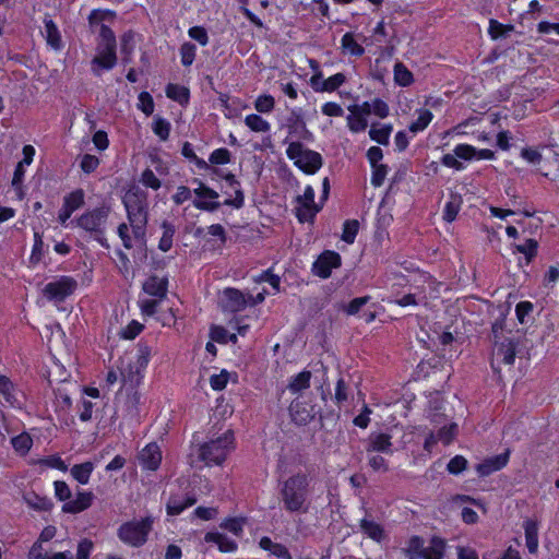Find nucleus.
I'll list each match as a JSON object with an SVG mask.
<instances>
[{
    "label": "nucleus",
    "instance_id": "1",
    "mask_svg": "<svg viewBox=\"0 0 559 559\" xmlns=\"http://www.w3.org/2000/svg\"><path fill=\"white\" fill-rule=\"evenodd\" d=\"M281 501L286 511L290 513H307L309 510V478L298 473L282 483L280 489Z\"/></svg>",
    "mask_w": 559,
    "mask_h": 559
},
{
    "label": "nucleus",
    "instance_id": "2",
    "mask_svg": "<svg viewBox=\"0 0 559 559\" xmlns=\"http://www.w3.org/2000/svg\"><path fill=\"white\" fill-rule=\"evenodd\" d=\"M128 221L135 240L146 243V225L148 222L147 195L141 191H128L123 198Z\"/></svg>",
    "mask_w": 559,
    "mask_h": 559
},
{
    "label": "nucleus",
    "instance_id": "3",
    "mask_svg": "<svg viewBox=\"0 0 559 559\" xmlns=\"http://www.w3.org/2000/svg\"><path fill=\"white\" fill-rule=\"evenodd\" d=\"M234 432L227 429L222 436L212 437L199 447V459L205 465H221L234 449Z\"/></svg>",
    "mask_w": 559,
    "mask_h": 559
},
{
    "label": "nucleus",
    "instance_id": "4",
    "mask_svg": "<svg viewBox=\"0 0 559 559\" xmlns=\"http://www.w3.org/2000/svg\"><path fill=\"white\" fill-rule=\"evenodd\" d=\"M109 213L110 207L104 205L83 213L75 221L80 228L93 234L95 239L105 248L109 247L104 237Z\"/></svg>",
    "mask_w": 559,
    "mask_h": 559
},
{
    "label": "nucleus",
    "instance_id": "5",
    "mask_svg": "<svg viewBox=\"0 0 559 559\" xmlns=\"http://www.w3.org/2000/svg\"><path fill=\"white\" fill-rule=\"evenodd\" d=\"M151 347L146 343L140 342L138 344V354L135 361L132 359H128V362L124 364V358L120 360V374L122 381L124 383H129L132 386H136L140 384L142 379V371L146 368L150 357H151Z\"/></svg>",
    "mask_w": 559,
    "mask_h": 559
},
{
    "label": "nucleus",
    "instance_id": "6",
    "mask_svg": "<svg viewBox=\"0 0 559 559\" xmlns=\"http://www.w3.org/2000/svg\"><path fill=\"white\" fill-rule=\"evenodd\" d=\"M286 154L294 160L295 166L308 175L316 174L323 164L320 153L305 147L300 142L289 143Z\"/></svg>",
    "mask_w": 559,
    "mask_h": 559
},
{
    "label": "nucleus",
    "instance_id": "7",
    "mask_svg": "<svg viewBox=\"0 0 559 559\" xmlns=\"http://www.w3.org/2000/svg\"><path fill=\"white\" fill-rule=\"evenodd\" d=\"M444 550L445 543L440 537H432L426 547L421 537L413 536L403 551L408 559H442Z\"/></svg>",
    "mask_w": 559,
    "mask_h": 559
},
{
    "label": "nucleus",
    "instance_id": "8",
    "mask_svg": "<svg viewBox=\"0 0 559 559\" xmlns=\"http://www.w3.org/2000/svg\"><path fill=\"white\" fill-rule=\"evenodd\" d=\"M152 530V520L150 518L141 521H132L122 524L118 528V537L132 547H140L147 540V535Z\"/></svg>",
    "mask_w": 559,
    "mask_h": 559
},
{
    "label": "nucleus",
    "instance_id": "9",
    "mask_svg": "<svg viewBox=\"0 0 559 559\" xmlns=\"http://www.w3.org/2000/svg\"><path fill=\"white\" fill-rule=\"evenodd\" d=\"M78 287V282L71 276H61L55 282L46 284L43 289L44 296L51 300L61 302L72 295Z\"/></svg>",
    "mask_w": 559,
    "mask_h": 559
},
{
    "label": "nucleus",
    "instance_id": "10",
    "mask_svg": "<svg viewBox=\"0 0 559 559\" xmlns=\"http://www.w3.org/2000/svg\"><path fill=\"white\" fill-rule=\"evenodd\" d=\"M341 266V255L331 250L323 251L312 264V273L321 278L331 276L332 269Z\"/></svg>",
    "mask_w": 559,
    "mask_h": 559
},
{
    "label": "nucleus",
    "instance_id": "11",
    "mask_svg": "<svg viewBox=\"0 0 559 559\" xmlns=\"http://www.w3.org/2000/svg\"><path fill=\"white\" fill-rule=\"evenodd\" d=\"M139 462L143 468L156 471L162 462V452L159 447L154 442L148 443L140 452Z\"/></svg>",
    "mask_w": 559,
    "mask_h": 559
},
{
    "label": "nucleus",
    "instance_id": "12",
    "mask_svg": "<svg viewBox=\"0 0 559 559\" xmlns=\"http://www.w3.org/2000/svg\"><path fill=\"white\" fill-rule=\"evenodd\" d=\"M92 491H78L75 499L69 500L62 506V512L76 514L88 509L94 501Z\"/></svg>",
    "mask_w": 559,
    "mask_h": 559
},
{
    "label": "nucleus",
    "instance_id": "13",
    "mask_svg": "<svg viewBox=\"0 0 559 559\" xmlns=\"http://www.w3.org/2000/svg\"><path fill=\"white\" fill-rule=\"evenodd\" d=\"M366 451L368 453L372 452H381L391 454L392 451V442H391V436L388 433H376L372 432L369 435L367 439V445Z\"/></svg>",
    "mask_w": 559,
    "mask_h": 559
},
{
    "label": "nucleus",
    "instance_id": "14",
    "mask_svg": "<svg viewBox=\"0 0 559 559\" xmlns=\"http://www.w3.org/2000/svg\"><path fill=\"white\" fill-rule=\"evenodd\" d=\"M509 461V452L501 453L484 460L476 465V471L480 476H488L493 472L503 468Z\"/></svg>",
    "mask_w": 559,
    "mask_h": 559
},
{
    "label": "nucleus",
    "instance_id": "15",
    "mask_svg": "<svg viewBox=\"0 0 559 559\" xmlns=\"http://www.w3.org/2000/svg\"><path fill=\"white\" fill-rule=\"evenodd\" d=\"M224 296L226 299L224 309L230 312L241 311L247 307V305H249V300L239 289L226 288L224 290Z\"/></svg>",
    "mask_w": 559,
    "mask_h": 559
},
{
    "label": "nucleus",
    "instance_id": "16",
    "mask_svg": "<svg viewBox=\"0 0 559 559\" xmlns=\"http://www.w3.org/2000/svg\"><path fill=\"white\" fill-rule=\"evenodd\" d=\"M289 412L293 420L297 425H307L316 416L314 407H307L302 402L294 400L289 406Z\"/></svg>",
    "mask_w": 559,
    "mask_h": 559
},
{
    "label": "nucleus",
    "instance_id": "17",
    "mask_svg": "<svg viewBox=\"0 0 559 559\" xmlns=\"http://www.w3.org/2000/svg\"><path fill=\"white\" fill-rule=\"evenodd\" d=\"M197 498L193 495H186L185 497L179 495H171L166 504L167 514L178 515L185 509L193 506Z\"/></svg>",
    "mask_w": 559,
    "mask_h": 559
},
{
    "label": "nucleus",
    "instance_id": "18",
    "mask_svg": "<svg viewBox=\"0 0 559 559\" xmlns=\"http://www.w3.org/2000/svg\"><path fill=\"white\" fill-rule=\"evenodd\" d=\"M168 281L167 278H159L158 276H150L143 284V290L158 299H163L167 294Z\"/></svg>",
    "mask_w": 559,
    "mask_h": 559
},
{
    "label": "nucleus",
    "instance_id": "19",
    "mask_svg": "<svg viewBox=\"0 0 559 559\" xmlns=\"http://www.w3.org/2000/svg\"><path fill=\"white\" fill-rule=\"evenodd\" d=\"M518 342L513 338H506L497 348L496 356L506 365H513L516 354Z\"/></svg>",
    "mask_w": 559,
    "mask_h": 559
},
{
    "label": "nucleus",
    "instance_id": "20",
    "mask_svg": "<svg viewBox=\"0 0 559 559\" xmlns=\"http://www.w3.org/2000/svg\"><path fill=\"white\" fill-rule=\"evenodd\" d=\"M116 63V48L102 47L98 55L92 60L93 66H98L105 70L112 69Z\"/></svg>",
    "mask_w": 559,
    "mask_h": 559
},
{
    "label": "nucleus",
    "instance_id": "21",
    "mask_svg": "<svg viewBox=\"0 0 559 559\" xmlns=\"http://www.w3.org/2000/svg\"><path fill=\"white\" fill-rule=\"evenodd\" d=\"M204 540L206 543H215L223 552H231L237 549L236 542L221 533L209 532L205 534Z\"/></svg>",
    "mask_w": 559,
    "mask_h": 559
},
{
    "label": "nucleus",
    "instance_id": "22",
    "mask_svg": "<svg viewBox=\"0 0 559 559\" xmlns=\"http://www.w3.org/2000/svg\"><path fill=\"white\" fill-rule=\"evenodd\" d=\"M359 526L364 534H366L369 538L377 543H381L385 538L383 527L372 520H368L365 518L360 521Z\"/></svg>",
    "mask_w": 559,
    "mask_h": 559
},
{
    "label": "nucleus",
    "instance_id": "23",
    "mask_svg": "<svg viewBox=\"0 0 559 559\" xmlns=\"http://www.w3.org/2000/svg\"><path fill=\"white\" fill-rule=\"evenodd\" d=\"M526 547L531 554H535L538 549V524L534 520L524 522Z\"/></svg>",
    "mask_w": 559,
    "mask_h": 559
},
{
    "label": "nucleus",
    "instance_id": "24",
    "mask_svg": "<svg viewBox=\"0 0 559 559\" xmlns=\"http://www.w3.org/2000/svg\"><path fill=\"white\" fill-rule=\"evenodd\" d=\"M44 24L47 44L53 49H60L62 40L57 25L48 15L45 16Z\"/></svg>",
    "mask_w": 559,
    "mask_h": 559
},
{
    "label": "nucleus",
    "instance_id": "25",
    "mask_svg": "<svg viewBox=\"0 0 559 559\" xmlns=\"http://www.w3.org/2000/svg\"><path fill=\"white\" fill-rule=\"evenodd\" d=\"M93 471L94 464L87 461L81 464L73 465L70 469V473L75 480H78L82 485H85L88 483Z\"/></svg>",
    "mask_w": 559,
    "mask_h": 559
},
{
    "label": "nucleus",
    "instance_id": "26",
    "mask_svg": "<svg viewBox=\"0 0 559 559\" xmlns=\"http://www.w3.org/2000/svg\"><path fill=\"white\" fill-rule=\"evenodd\" d=\"M165 92L168 98L179 103L180 105H186L189 103L190 92L189 88L185 86L169 83L166 86Z\"/></svg>",
    "mask_w": 559,
    "mask_h": 559
},
{
    "label": "nucleus",
    "instance_id": "27",
    "mask_svg": "<svg viewBox=\"0 0 559 559\" xmlns=\"http://www.w3.org/2000/svg\"><path fill=\"white\" fill-rule=\"evenodd\" d=\"M311 372L309 370H304L299 372L297 376L293 377L289 381L287 389L292 393H298L309 388L311 380Z\"/></svg>",
    "mask_w": 559,
    "mask_h": 559
},
{
    "label": "nucleus",
    "instance_id": "28",
    "mask_svg": "<svg viewBox=\"0 0 559 559\" xmlns=\"http://www.w3.org/2000/svg\"><path fill=\"white\" fill-rule=\"evenodd\" d=\"M299 206L296 207V216L300 223H312L317 213L320 212L321 205L318 204H307V203H298Z\"/></svg>",
    "mask_w": 559,
    "mask_h": 559
},
{
    "label": "nucleus",
    "instance_id": "29",
    "mask_svg": "<svg viewBox=\"0 0 559 559\" xmlns=\"http://www.w3.org/2000/svg\"><path fill=\"white\" fill-rule=\"evenodd\" d=\"M162 228H163V235L159 239L158 249L163 252H167L173 247V238L176 233V227L174 224H171L167 221H164L162 223Z\"/></svg>",
    "mask_w": 559,
    "mask_h": 559
},
{
    "label": "nucleus",
    "instance_id": "30",
    "mask_svg": "<svg viewBox=\"0 0 559 559\" xmlns=\"http://www.w3.org/2000/svg\"><path fill=\"white\" fill-rule=\"evenodd\" d=\"M28 559H73V556L70 551L57 552L52 556H48L43 552L41 544L36 542L28 552Z\"/></svg>",
    "mask_w": 559,
    "mask_h": 559
},
{
    "label": "nucleus",
    "instance_id": "31",
    "mask_svg": "<svg viewBox=\"0 0 559 559\" xmlns=\"http://www.w3.org/2000/svg\"><path fill=\"white\" fill-rule=\"evenodd\" d=\"M462 205V198L460 194L452 193L450 195L449 202H447L443 212V219L448 223L453 222L456 218V215Z\"/></svg>",
    "mask_w": 559,
    "mask_h": 559
},
{
    "label": "nucleus",
    "instance_id": "32",
    "mask_svg": "<svg viewBox=\"0 0 559 559\" xmlns=\"http://www.w3.org/2000/svg\"><path fill=\"white\" fill-rule=\"evenodd\" d=\"M376 123H373L369 130V136L372 141H376L379 144L388 145L389 138L393 130L392 124H384L381 128H376Z\"/></svg>",
    "mask_w": 559,
    "mask_h": 559
},
{
    "label": "nucleus",
    "instance_id": "33",
    "mask_svg": "<svg viewBox=\"0 0 559 559\" xmlns=\"http://www.w3.org/2000/svg\"><path fill=\"white\" fill-rule=\"evenodd\" d=\"M26 503L34 510L49 511L53 507L51 499L47 497H40L34 492L25 497Z\"/></svg>",
    "mask_w": 559,
    "mask_h": 559
},
{
    "label": "nucleus",
    "instance_id": "34",
    "mask_svg": "<svg viewBox=\"0 0 559 559\" xmlns=\"http://www.w3.org/2000/svg\"><path fill=\"white\" fill-rule=\"evenodd\" d=\"M394 81L400 86H408L413 83V73L402 63L394 66Z\"/></svg>",
    "mask_w": 559,
    "mask_h": 559
},
{
    "label": "nucleus",
    "instance_id": "35",
    "mask_svg": "<svg viewBox=\"0 0 559 559\" xmlns=\"http://www.w3.org/2000/svg\"><path fill=\"white\" fill-rule=\"evenodd\" d=\"M513 31H514L513 25H504V24L499 23L496 20L489 21L488 33L492 39L506 38Z\"/></svg>",
    "mask_w": 559,
    "mask_h": 559
},
{
    "label": "nucleus",
    "instance_id": "36",
    "mask_svg": "<svg viewBox=\"0 0 559 559\" xmlns=\"http://www.w3.org/2000/svg\"><path fill=\"white\" fill-rule=\"evenodd\" d=\"M63 205L72 212L82 207L84 205V191L82 189H76L66 195L63 199Z\"/></svg>",
    "mask_w": 559,
    "mask_h": 559
},
{
    "label": "nucleus",
    "instance_id": "37",
    "mask_svg": "<svg viewBox=\"0 0 559 559\" xmlns=\"http://www.w3.org/2000/svg\"><path fill=\"white\" fill-rule=\"evenodd\" d=\"M342 47L352 56L360 57L365 52V48L359 45L352 33H346L342 37Z\"/></svg>",
    "mask_w": 559,
    "mask_h": 559
},
{
    "label": "nucleus",
    "instance_id": "38",
    "mask_svg": "<svg viewBox=\"0 0 559 559\" xmlns=\"http://www.w3.org/2000/svg\"><path fill=\"white\" fill-rule=\"evenodd\" d=\"M432 117L431 111L428 109H421L418 118L409 124V131L416 133L425 130L432 120Z\"/></svg>",
    "mask_w": 559,
    "mask_h": 559
},
{
    "label": "nucleus",
    "instance_id": "39",
    "mask_svg": "<svg viewBox=\"0 0 559 559\" xmlns=\"http://www.w3.org/2000/svg\"><path fill=\"white\" fill-rule=\"evenodd\" d=\"M245 122L254 132H266L270 130V123L259 115H248Z\"/></svg>",
    "mask_w": 559,
    "mask_h": 559
},
{
    "label": "nucleus",
    "instance_id": "40",
    "mask_svg": "<svg viewBox=\"0 0 559 559\" xmlns=\"http://www.w3.org/2000/svg\"><path fill=\"white\" fill-rule=\"evenodd\" d=\"M537 241L532 238L526 239L525 243L523 245H514L515 251L523 253L526 258L527 263H530L537 254Z\"/></svg>",
    "mask_w": 559,
    "mask_h": 559
},
{
    "label": "nucleus",
    "instance_id": "41",
    "mask_svg": "<svg viewBox=\"0 0 559 559\" xmlns=\"http://www.w3.org/2000/svg\"><path fill=\"white\" fill-rule=\"evenodd\" d=\"M11 443L15 451L20 452L21 454H26L32 448L33 440L28 433L23 432L12 438Z\"/></svg>",
    "mask_w": 559,
    "mask_h": 559
},
{
    "label": "nucleus",
    "instance_id": "42",
    "mask_svg": "<svg viewBox=\"0 0 559 559\" xmlns=\"http://www.w3.org/2000/svg\"><path fill=\"white\" fill-rule=\"evenodd\" d=\"M359 229V223L356 219H347L343 225L342 240L353 243Z\"/></svg>",
    "mask_w": 559,
    "mask_h": 559
},
{
    "label": "nucleus",
    "instance_id": "43",
    "mask_svg": "<svg viewBox=\"0 0 559 559\" xmlns=\"http://www.w3.org/2000/svg\"><path fill=\"white\" fill-rule=\"evenodd\" d=\"M195 51L197 47L194 44L187 41L183 43L180 47V56H181V63L185 67H189L193 63L195 59Z\"/></svg>",
    "mask_w": 559,
    "mask_h": 559
},
{
    "label": "nucleus",
    "instance_id": "44",
    "mask_svg": "<svg viewBox=\"0 0 559 559\" xmlns=\"http://www.w3.org/2000/svg\"><path fill=\"white\" fill-rule=\"evenodd\" d=\"M153 131L162 141H166L169 138L170 123L166 119L157 117L154 119Z\"/></svg>",
    "mask_w": 559,
    "mask_h": 559
},
{
    "label": "nucleus",
    "instance_id": "45",
    "mask_svg": "<svg viewBox=\"0 0 559 559\" xmlns=\"http://www.w3.org/2000/svg\"><path fill=\"white\" fill-rule=\"evenodd\" d=\"M345 80L346 78L343 73H336L324 80L320 88L322 92H334L345 82Z\"/></svg>",
    "mask_w": 559,
    "mask_h": 559
},
{
    "label": "nucleus",
    "instance_id": "46",
    "mask_svg": "<svg viewBox=\"0 0 559 559\" xmlns=\"http://www.w3.org/2000/svg\"><path fill=\"white\" fill-rule=\"evenodd\" d=\"M347 126L352 132H361L366 130L368 127L367 119L365 117H360L356 114H352L347 116Z\"/></svg>",
    "mask_w": 559,
    "mask_h": 559
},
{
    "label": "nucleus",
    "instance_id": "47",
    "mask_svg": "<svg viewBox=\"0 0 559 559\" xmlns=\"http://www.w3.org/2000/svg\"><path fill=\"white\" fill-rule=\"evenodd\" d=\"M55 487V496L59 501H64V503L71 500L72 491L69 485L63 480H56L53 483Z\"/></svg>",
    "mask_w": 559,
    "mask_h": 559
},
{
    "label": "nucleus",
    "instance_id": "48",
    "mask_svg": "<svg viewBox=\"0 0 559 559\" xmlns=\"http://www.w3.org/2000/svg\"><path fill=\"white\" fill-rule=\"evenodd\" d=\"M99 37L102 38V46L107 48H116V36L110 27L105 24L99 26Z\"/></svg>",
    "mask_w": 559,
    "mask_h": 559
},
{
    "label": "nucleus",
    "instance_id": "49",
    "mask_svg": "<svg viewBox=\"0 0 559 559\" xmlns=\"http://www.w3.org/2000/svg\"><path fill=\"white\" fill-rule=\"evenodd\" d=\"M372 167L371 185L373 187H381L388 174V166L384 164L374 165Z\"/></svg>",
    "mask_w": 559,
    "mask_h": 559
},
{
    "label": "nucleus",
    "instance_id": "50",
    "mask_svg": "<svg viewBox=\"0 0 559 559\" xmlns=\"http://www.w3.org/2000/svg\"><path fill=\"white\" fill-rule=\"evenodd\" d=\"M467 467V460L462 455H455L448 463V472L453 475H457L465 471Z\"/></svg>",
    "mask_w": 559,
    "mask_h": 559
},
{
    "label": "nucleus",
    "instance_id": "51",
    "mask_svg": "<svg viewBox=\"0 0 559 559\" xmlns=\"http://www.w3.org/2000/svg\"><path fill=\"white\" fill-rule=\"evenodd\" d=\"M211 164L223 165L230 162V152L227 148H217L213 151L209 158Z\"/></svg>",
    "mask_w": 559,
    "mask_h": 559
},
{
    "label": "nucleus",
    "instance_id": "52",
    "mask_svg": "<svg viewBox=\"0 0 559 559\" xmlns=\"http://www.w3.org/2000/svg\"><path fill=\"white\" fill-rule=\"evenodd\" d=\"M39 464L46 465L51 468H57L62 472L68 471V466L64 461L58 455H50L38 461Z\"/></svg>",
    "mask_w": 559,
    "mask_h": 559
},
{
    "label": "nucleus",
    "instance_id": "53",
    "mask_svg": "<svg viewBox=\"0 0 559 559\" xmlns=\"http://www.w3.org/2000/svg\"><path fill=\"white\" fill-rule=\"evenodd\" d=\"M453 153L461 159L471 160L475 157L476 147L469 144H459L453 150Z\"/></svg>",
    "mask_w": 559,
    "mask_h": 559
},
{
    "label": "nucleus",
    "instance_id": "54",
    "mask_svg": "<svg viewBox=\"0 0 559 559\" xmlns=\"http://www.w3.org/2000/svg\"><path fill=\"white\" fill-rule=\"evenodd\" d=\"M348 399V384L345 382L343 378H340L336 382L334 400L341 405L343 402H346Z\"/></svg>",
    "mask_w": 559,
    "mask_h": 559
},
{
    "label": "nucleus",
    "instance_id": "55",
    "mask_svg": "<svg viewBox=\"0 0 559 559\" xmlns=\"http://www.w3.org/2000/svg\"><path fill=\"white\" fill-rule=\"evenodd\" d=\"M274 98L271 95L259 96L255 100V109L259 112H270L274 108Z\"/></svg>",
    "mask_w": 559,
    "mask_h": 559
},
{
    "label": "nucleus",
    "instance_id": "56",
    "mask_svg": "<svg viewBox=\"0 0 559 559\" xmlns=\"http://www.w3.org/2000/svg\"><path fill=\"white\" fill-rule=\"evenodd\" d=\"M221 527L239 536L242 533L243 520L239 518L227 519L221 524Z\"/></svg>",
    "mask_w": 559,
    "mask_h": 559
},
{
    "label": "nucleus",
    "instance_id": "57",
    "mask_svg": "<svg viewBox=\"0 0 559 559\" xmlns=\"http://www.w3.org/2000/svg\"><path fill=\"white\" fill-rule=\"evenodd\" d=\"M44 241L38 233L34 234V246L31 254V262L38 263L43 257Z\"/></svg>",
    "mask_w": 559,
    "mask_h": 559
},
{
    "label": "nucleus",
    "instance_id": "58",
    "mask_svg": "<svg viewBox=\"0 0 559 559\" xmlns=\"http://www.w3.org/2000/svg\"><path fill=\"white\" fill-rule=\"evenodd\" d=\"M143 325L133 320L121 331L120 335L126 340H133L141 333Z\"/></svg>",
    "mask_w": 559,
    "mask_h": 559
},
{
    "label": "nucleus",
    "instance_id": "59",
    "mask_svg": "<svg viewBox=\"0 0 559 559\" xmlns=\"http://www.w3.org/2000/svg\"><path fill=\"white\" fill-rule=\"evenodd\" d=\"M189 36L198 41L202 46H206L209 43V35L204 27L193 26L188 32Z\"/></svg>",
    "mask_w": 559,
    "mask_h": 559
},
{
    "label": "nucleus",
    "instance_id": "60",
    "mask_svg": "<svg viewBox=\"0 0 559 559\" xmlns=\"http://www.w3.org/2000/svg\"><path fill=\"white\" fill-rule=\"evenodd\" d=\"M368 296L354 298L345 308V311L349 316H354L369 301Z\"/></svg>",
    "mask_w": 559,
    "mask_h": 559
},
{
    "label": "nucleus",
    "instance_id": "61",
    "mask_svg": "<svg viewBox=\"0 0 559 559\" xmlns=\"http://www.w3.org/2000/svg\"><path fill=\"white\" fill-rule=\"evenodd\" d=\"M228 382V372L223 370L218 374H213L210 378V384L213 390L221 391L225 389L226 384Z\"/></svg>",
    "mask_w": 559,
    "mask_h": 559
},
{
    "label": "nucleus",
    "instance_id": "62",
    "mask_svg": "<svg viewBox=\"0 0 559 559\" xmlns=\"http://www.w3.org/2000/svg\"><path fill=\"white\" fill-rule=\"evenodd\" d=\"M98 165H99V159L96 156L85 154L81 160L80 166L84 173L91 174L97 168Z\"/></svg>",
    "mask_w": 559,
    "mask_h": 559
},
{
    "label": "nucleus",
    "instance_id": "63",
    "mask_svg": "<svg viewBox=\"0 0 559 559\" xmlns=\"http://www.w3.org/2000/svg\"><path fill=\"white\" fill-rule=\"evenodd\" d=\"M140 109L146 115H152L154 110V102L152 96L147 92H142L139 95Z\"/></svg>",
    "mask_w": 559,
    "mask_h": 559
},
{
    "label": "nucleus",
    "instance_id": "64",
    "mask_svg": "<svg viewBox=\"0 0 559 559\" xmlns=\"http://www.w3.org/2000/svg\"><path fill=\"white\" fill-rule=\"evenodd\" d=\"M93 549V543L84 538L78 545L76 559H88L90 554Z\"/></svg>",
    "mask_w": 559,
    "mask_h": 559
}]
</instances>
